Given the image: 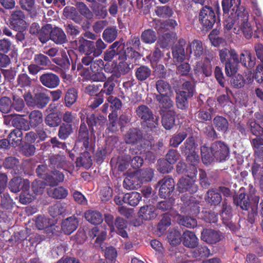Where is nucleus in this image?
Masks as SVG:
<instances>
[{
	"label": "nucleus",
	"mask_w": 263,
	"mask_h": 263,
	"mask_svg": "<svg viewBox=\"0 0 263 263\" xmlns=\"http://www.w3.org/2000/svg\"><path fill=\"white\" fill-rule=\"evenodd\" d=\"M219 55L220 61L225 65V72L228 77L236 73L239 63L248 69L253 68L256 64V58L248 50H242L239 57L235 49L224 48L219 50Z\"/></svg>",
	"instance_id": "obj_1"
},
{
	"label": "nucleus",
	"mask_w": 263,
	"mask_h": 263,
	"mask_svg": "<svg viewBox=\"0 0 263 263\" xmlns=\"http://www.w3.org/2000/svg\"><path fill=\"white\" fill-rule=\"evenodd\" d=\"M240 0H222V7L223 14L229 13L231 11V14L224 21L223 24L224 28L230 30L234 27H239L240 24L238 22V14L242 11L241 8H245L244 7L240 6Z\"/></svg>",
	"instance_id": "obj_2"
},
{
	"label": "nucleus",
	"mask_w": 263,
	"mask_h": 263,
	"mask_svg": "<svg viewBox=\"0 0 263 263\" xmlns=\"http://www.w3.org/2000/svg\"><path fill=\"white\" fill-rule=\"evenodd\" d=\"M76 43L77 49L80 53L87 55L92 54L95 57L100 56L102 53L103 50L107 47V45L101 39L95 42L81 36L78 38Z\"/></svg>",
	"instance_id": "obj_3"
},
{
	"label": "nucleus",
	"mask_w": 263,
	"mask_h": 263,
	"mask_svg": "<svg viewBox=\"0 0 263 263\" xmlns=\"http://www.w3.org/2000/svg\"><path fill=\"white\" fill-rule=\"evenodd\" d=\"M136 113L140 119L141 124L144 128L151 132L158 130L159 118L154 115L153 111L147 105H139L136 109Z\"/></svg>",
	"instance_id": "obj_4"
},
{
	"label": "nucleus",
	"mask_w": 263,
	"mask_h": 263,
	"mask_svg": "<svg viewBox=\"0 0 263 263\" xmlns=\"http://www.w3.org/2000/svg\"><path fill=\"white\" fill-rule=\"evenodd\" d=\"M216 12L213 7L205 5L200 9L198 19L203 30H211L217 21H219L220 7L218 5L216 7Z\"/></svg>",
	"instance_id": "obj_5"
},
{
	"label": "nucleus",
	"mask_w": 263,
	"mask_h": 263,
	"mask_svg": "<svg viewBox=\"0 0 263 263\" xmlns=\"http://www.w3.org/2000/svg\"><path fill=\"white\" fill-rule=\"evenodd\" d=\"M30 188V183L28 179H24L20 177H14L12 178L9 183V189L10 191L16 193L22 191V192L20 196V202L26 204L31 201V198L28 197L26 192H28Z\"/></svg>",
	"instance_id": "obj_6"
},
{
	"label": "nucleus",
	"mask_w": 263,
	"mask_h": 263,
	"mask_svg": "<svg viewBox=\"0 0 263 263\" xmlns=\"http://www.w3.org/2000/svg\"><path fill=\"white\" fill-rule=\"evenodd\" d=\"M211 148L214 153L216 162H221L227 160L229 156L230 151L228 145L223 141H216L211 144Z\"/></svg>",
	"instance_id": "obj_7"
},
{
	"label": "nucleus",
	"mask_w": 263,
	"mask_h": 263,
	"mask_svg": "<svg viewBox=\"0 0 263 263\" xmlns=\"http://www.w3.org/2000/svg\"><path fill=\"white\" fill-rule=\"evenodd\" d=\"M159 186V195L162 198L169 197L175 189V182L173 178L169 176L164 177L157 184Z\"/></svg>",
	"instance_id": "obj_8"
},
{
	"label": "nucleus",
	"mask_w": 263,
	"mask_h": 263,
	"mask_svg": "<svg viewBox=\"0 0 263 263\" xmlns=\"http://www.w3.org/2000/svg\"><path fill=\"white\" fill-rule=\"evenodd\" d=\"M197 176L194 177L185 176L180 179L178 183V191L180 193L186 192L191 194L196 193L198 190V185L195 183Z\"/></svg>",
	"instance_id": "obj_9"
},
{
	"label": "nucleus",
	"mask_w": 263,
	"mask_h": 263,
	"mask_svg": "<svg viewBox=\"0 0 263 263\" xmlns=\"http://www.w3.org/2000/svg\"><path fill=\"white\" fill-rule=\"evenodd\" d=\"M76 142L78 143H81L82 147L85 150L91 149V137L89 135L88 129L84 121H83L82 119L78 130Z\"/></svg>",
	"instance_id": "obj_10"
},
{
	"label": "nucleus",
	"mask_w": 263,
	"mask_h": 263,
	"mask_svg": "<svg viewBox=\"0 0 263 263\" xmlns=\"http://www.w3.org/2000/svg\"><path fill=\"white\" fill-rule=\"evenodd\" d=\"M10 24L14 30H26L27 27L25 15L22 10H15L10 17Z\"/></svg>",
	"instance_id": "obj_11"
},
{
	"label": "nucleus",
	"mask_w": 263,
	"mask_h": 263,
	"mask_svg": "<svg viewBox=\"0 0 263 263\" xmlns=\"http://www.w3.org/2000/svg\"><path fill=\"white\" fill-rule=\"evenodd\" d=\"M242 9L239 12L238 15V22L240 24L239 28L242 30L245 37L249 39L252 37L253 30L250 23L248 22L249 14L245 8H241Z\"/></svg>",
	"instance_id": "obj_12"
},
{
	"label": "nucleus",
	"mask_w": 263,
	"mask_h": 263,
	"mask_svg": "<svg viewBox=\"0 0 263 263\" xmlns=\"http://www.w3.org/2000/svg\"><path fill=\"white\" fill-rule=\"evenodd\" d=\"M39 80L43 86L49 89L57 88L60 83L59 76L51 72L42 74L40 76Z\"/></svg>",
	"instance_id": "obj_13"
},
{
	"label": "nucleus",
	"mask_w": 263,
	"mask_h": 263,
	"mask_svg": "<svg viewBox=\"0 0 263 263\" xmlns=\"http://www.w3.org/2000/svg\"><path fill=\"white\" fill-rule=\"evenodd\" d=\"M222 235L219 231L211 229H204L201 232V238L206 243L216 244L222 239Z\"/></svg>",
	"instance_id": "obj_14"
},
{
	"label": "nucleus",
	"mask_w": 263,
	"mask_h": 263,
	"mask_svg": "<svg viewBox=\"0 0 263 263\" xmlns=\"http://www.w3.org/2000/svg\"><path fill=\"white\" fill-rule=\"evenodd\" d=\"M79 220L78 218L73 216L64 219L61 223V230L66 235H70L78 228Z\"/></svg>",
	"instance_id": "obj_15"
},
{
	"label": "nucleus",
	"mask_w": 263,
	"mask_h": 263,
	"mask_svg": "<svg viewBox=\"0 0 263 263\" xmlns=\"http://www.w3.org/2000/svg\"><path fill=\"white\" fill-rule=\"evenodd\" d=\"M234 203L245 211H248L250 208V201L248 196L245 193V189L241 187L239 191L238 195L234 198Z\"/></svg>",
	"instance_id": "obj_16"
},
{
	"label": "nucleus",
	"mask_w": 263,
	"mask_h": 263,
	"mask_svg": "<svg viewBox=\"0 0 263 263\" xmlns=\"http://www.w3.org/2000/svg\"><path fill=\"white\" fill-rule=\"evenodd\" d=\"M205 200L211 206H217L222 202L221 194L217 188H211L206 193Z\"/></svg>",
	"instance_id": "obj_17"
},
{
	"label": "nucleus",
	"mask_w": 263,
	"mask_h": 263,
	"mask_svg": "<svg viewBox=\"0 0 263 263\" xmlns=\"http://www.w3.org/2000/svg\"><path fill=\"white\" fill-rule=\"evenodd\" d=\"M142 137V132L139 128L133 127L124 135V140L126 144H134L138 143Z\"/></svg>",
	"instance_id": "obj_18"
},
{
	"label": "nucleus",
	"mask_w": 263,
	"mask_h": 263,
	"mask_svg": "<svg viewBox=\"0 0 263 263\" xmlns=\"http://www.w3.org/2000/svg\"><path fill=\"white\" fill-rule=\"evenodd\" d=\"M49 166L53 168L66 169L68 166L65 156L54 154L49 157Z\"/></svg>",
	"instance_id": "obj_19"
},
{
	"label": "nucleus",
	"mask_w": 263,
	"mask_h": 263,
	"mask_svg": "<svg viewBox=\"0 0 263 263\" xmlns=\"http://www.w3.org/2000/svg\"><path fill=\"white\" fill-rule=\"evenodd\" d=\"M85 219L91 224L98 226L103 221V215L97 210H88L84 213Z\"/></svg>",
	"instance_id": "obj_20"
},
{
	"label": "nucleus",
	"mask_w": 263,
	"mask_h": 263,
	"mask_svg": "<svg viewBox=\"0 0 263 263\" xmlns=\"http://www.w3.org/2000/svg\"><path fill=\"white\" fill-rule=\"evenodd\" d=\"M118 79L111 74L104 82L103 88L99 92L102 95L105 94L106 96H112L114 92V89L116 87V83Z\"/></svg>",
	"instance_id": "obj_21"
},
{
	"label": "nucleus",
	"mask_w": 263,
	"mask_h": 263,
	"mask_svg": "<svg viewBox=\"0 0 263 263\" xmlns=\"http://www.w3.org/2000/svg\"><path fill=\"white\" fill-rule=\"evenodd\" d=\"M176 115L175 110H168L162 116V125L166 130H171L174 127Z\"/></svg>",
	"instance_id": "obj_22"
},
{
	"label": "nucleus",
	"mask_w": 263,
	"mask_h": 263,
	"mask_svg": "<svg viewBox=\"0 0 263 263\" xmlns=\"http://www.w3.org/2000/svg\"><path fill=\"white\" fill-rule=\"evenodd\" d=\"M50 39L57 44H63L67 42L66 35L60 28L55 27L50 30Z\"/></svg>",
	"instance_id": "obj_23"
},
{
	"label": "nucleus",
	"mask_w": 263,
	"mask_h": 263,
	"mask_svg": "<svg viewBox=\"0 0 263 263\" xmlns=\"http://www.w3.org/2000/svg\"><path fill=\"white\" fill-rule=\"evenodd\" d=\"M63 15L68 19L72 20L78 24H81L83 22V17L79 15L77 8L72 6H66L64 8Z\"/></svg>",
	"instance_id": "obj_24"
},
{
	"label": "nucleus",
	"mask_w": 263,
	"mask_h": 263,
	"mask_svg": "<svg viewBox=\"0 0 263 263\" xmlns=\"http://www.w3.org/2000/svg\"><path fill=\"white\" fill-rule=\"evenodd\" d=\"M115 231L120 236L124 238L128 237L126 229L127 228V221L124 218L117 216L115 220Z\"/></svg>",
	"instance_id": "obj_25"
},
{
	"label": "nucleus",
	"mask_w": 263,
	"mask_h": 263,
	"mask_svg": "<svg viewBox=\"0 0 263 263\" xmlns=\"http://www.w3.org/2000/svg\"><path fill=\"white\" fill-rule=\"evenodd\" d=\"M185 44V40L180 39L177 44L172 48L173 56L178 62H181L185 59L184 46Z\"/></svg>",
	"instance_id": "obj_26"
},
{
	"label": "nucleus",
	"mask_w": 263,
	"mask_h": 263,
	"mask_svg": "<svg viewBox=\"0 0 263 263\" xmlns=\"http://www.w3.org/2000/svg\"><path fill=\"white\" fill-rule=\"evenodd\" d=\"M88 150H85L83 153H81L80 156L77 158L76 165L78 167L82 166L88 170L92 165L91 156Z\"/></svg>",
	"instance_id": "obj_27"
},
{
	"label": "nucleus",
	"mask_w": 263,
	"mask_h": 263,
	"mask_svg": "<svg viewBox=\"0 0 263 263\" xmlns=\"http://www.w3.org/2000/svg\"><path fill=\"white\" fill-rule=\"evenodd\" d=\"M213 125L218 132L223 134H226L229 130L228 120L222 116L217 115L214 118Z\"/></svg>",
	"instance_id": "obj_28"
},
{
	"label": "nucleus",
	"mask_w": 263,
	"mask_h": 263,
	"mask_svg": "<svg viewBox=\"0 0 263 263\" xmlns=\"http://www.w3.org/2000/svg\"><path fill=\"white\" fill-rule=\"evenodd\" d=\"M182 243L186 247L195 248L198 245V238L194 232L185 231L182 235Z\"/></svg>",
	"instance_id": "obj_29"
},
{
	"label": "nucleus",
	"mask_w": 263,
	"mask_h": 263,
	"mask_svg": "<svg viewBox=\"0 0 263 263\" xmlns=\"http://www.w3.org/2000/svg\"><path fill=\"white\" fill-rule=\"evenodd\" d=\"M64 175L59 171L54 170L49 172L48 176L45 179V181L50 186L57 185L59 183L64 181Z\"/></svg>",
	"instance_id": "obj_30"
},
{
	"label": "nucleus",
	"mask_w": 263,
	"mask_h": 263,
	"mask_svg": "<svg viewBox=\"0 0 263 263\" xmlns=\"http://www.w3.org/2000/svg\"><path fill=\"white\" fill-rule=\"evenodd\" d=\"M139 216L144 220H151L157 216L156 208L152 205L142 206L139 211Z\"/></svg>",
	"instance_id": "obj_31"
},
{
	"label": "nucleus",
	"mask_w": 263,
	"mask_h": 263,
	"mask_svg": "<svg viewBox=\"0 0 263 263\" xmlns=\"http://www.w3.org/2000/svg\"><path fill=\"white\" fill-rule=\"evenodd\" d=\"M201 155L202 162L206 165L211 164L213 162H216V159L214 157V153L212 152L211 146L208 147L205 145L201 146Z\"/></svg>",
	"instance_id": "obj_32"
},
{
	"label": "nucleus",
	"mask_w": 263,
	"mask_h": 263,
	"mask_svg": "<svg viewBox=\"0 0 263 263\" xmlns=\"http://www.w3.org/2000/svg\"><path fill=\"white\" fill-rule=\"evenodd\" d=\"M156 88L159 93L156 96H169L172 93V87L169 83L162 79L156 81Z\"/></svg>",
	"instance_id": "obj_33"
},
{
	"label": "nucleus",
	"mask_w": 263,
	"mask_h": 263,
	"mask_svg": "<svg viewBox=\"0 0 263 263\" xmlns=\"http://www.w3.org/2000/svg\"><path fill=\"white\" fill-rule=\"evenodd\" d=\"M186 161L189 163L190 169L192 171L193 176H197L198 171L197 166L200 162V157L198 154L196 152H193L186 155Z\"/></svg>",
	"instance_id": "obj_34"
},
{
	"label": "nucleus",
	"mask_w": 263,
	"mask_h": 263,
	"mask_svg": "<svg viewBox=\"0 0 263 263\" xmlns=\"http://www.w3.org/2000/svg\"><path fill=\"white\" fill-rule=\"evenodd\" d=\"M197 145L194 137L193 136H191L181 145L180 150L182 154L186 155L187 154L195 152Z\"/></svg>",
	"instance_id": "obj_35"
},
{
	"label": "nucleus",
	"mask_w": 263,
	"mask_h": 263,
	"mask_svg": "<svg viewBox=\"0 0 263 263\" xmlns=\"http://www.w3.org/2000/svg\"><path fill=\"white\" fill-rule=\"evenodd\" d=\"M86 122L89 128L91 135L94 134V127L97 125L101 126L104 123V119L102 116L96 117L94 114H88L86 118Z\"/></svg>",
	"instance_id": "obj_36"
},
{
	"label": "nucleus",
	"mask_w": 263,
	"mask_h": 263,
	"mask_svg": "<svg viewBox=\"0 0 263 263\" xmlns=\"http://www.w3.org/2000/svg\"><path fill=\"white\" fill-rule=\"evenodd\" d=\"M133 47H127L123 51L119 53V57L118 58L119 60H127L129 59H134L137 60L141 57L140 53Z\"/></svg>",
	"instance_id": "obj_37"
},
{
	"label": "nucleus",
	"mask_w": 263,
	"mask_h": 263,
	"mask_svg": "<svg viewBox=\"0 0 263 263\" xmlns=\"http://www.w3.org/2000/svg\"><path fill=\"white\" fill-rule=\"evenodd\" d=\"M176 34L173 32L163 33L159 37L157 44L162 48H168L172 43H174Z\"/></svg>",
	"instance_id": "obj_38"
},
{
	"label": "nucleus",
	"mask_w": 263,
	"mask_h": 263,
	"mask_svg": "<svg viewBox=\"0 0 263 263\" xmlns=\"http://www.w3.org/2000/svg\"><path fill=\"white\" fill-rule=\"evenodd\" d=\"M232 209L230 204H228L227 200L224 199L222 203L220 216L223 223L228 224L232 217Z\"/></svg>",
	"instance_id": "obj_39"
},
{
	"label": "nucleus",
	"mask_w": 263,
	"mask_h": 263,
	"mask_svg": "<svg viewBox=\"0 0 263 263\" xmlns=\"http://www.w3.org/2000/svg\"><path fill=\"white\" fill-rule=\"evenodd\" d=\"M195 91V84L193 81H185L180 86L178 92L187 97H192Z\"/></svg>",
	"instance_id": "obj_40"
},
{
	"label": "nucleus",
	"mask_w": 263,
	"mask_h": 263,
	"mask_svg": "<svg viewBox=\"0 0 263 263\" xmlns=\"http://www.w3.org/2000/svg\"><path fill=\"white\" fill-rule=\"evenodd\" d=\"M120 61V62L116 66V70L111 74L118 79L121 77V75H125L129 73L131 69L129 66L130 63H128L125 60Z\"/></svg>",
	"instance_id": "obj_41"
},
{
	"label": "nucleus",
	"mask_w": 263,
	"mask_h": 263,
	"mask_svg": "<svg viewBox=\"0 0 263 263\" xmlns=\"http://www.w3.org/2000/svg\"><path fill=\"white\" fill-rule=\"evenodd\" d=\"M48 195L53 198L62 199L65 198L68 195V190L63 186L51 187L48 189Z\"/></svg>",
	"instance_id": "obj_42"
},
{
	"label": "nucleus",
	"mask_w": 263,
	"mask_h": 263,
	"mask_svg": "<svg viewBox=\"0 0 263 263\" xmlns=\"http://www.w3.org/2000/svg\"><path fill=\"white\" fill-rule=\"evenodd\" d=\"M151 69L145 65H141L135 70V77L137 80L140 82L146 80L151 76Z\"/></svg>",
	"instance_id": "obj_43"
},
{
	"label": "nucleus",
	"mask_w": 263,
	"mask_h": 263,
	"mask_svg": "<svg viewBox=\"0 0 263 263\" xmlns=\"http://www.w3.org/2000/svg\"><path fill=\"white\" fill-rule=\"evenodd\" d=\"M50 100V98L47 94L42 92H37L35 93L34 107L43 109L46 106Z\"/></svg>",
	"instance_id": "obj_44"
},
{
	"label": "nucleus",
	"mask_w": 263,
	"mask_h": 263,
	"mask_svg": "<svg viewBox=\"0 0 263 263\" xmlns=\"http://www.w3.org/2000/svg\"><path fill=\"white\" fill-rule=\"evenodd\" d=\"M78 98V91L74 88L68 89L64 97V104L67 107H70L77 101Z\"/></svg>",
	"instance_id": "obj_45"
},
{
	"label": "nucleus",
	"mask_w": 263,
	"mask_h": 263,
	"mask_svg": "<svg viewBox=\"0 0 263 263\" xmlns=\"http://www.w3.org/2000/svg\"><path fill=\"white\" fill-rule=\"evenodd\" d=\"M74 127L69 124L62 123L59 128L58 137L63 140L67 139L73 133Z\"/></svg>",
	"instance_id": "obj_46"
},
{
	"label": "nucleus",
	"mask_w": 263,
	"mask_h": 263,
	"mask_svg": "<svg viewBox=\"0 0 263 263\" xmlns=\"http://www.w3.org/2000/svg\"><path fill=\"white\" fill-rule=\"evenodd\" d=\"M49 212L50 215L54 218L65 215L66 213L65 204L61 202H58L49 207Z\"/></svg>",
	"instance_id": "obj_47"
},
{
	"label": "nucleus",
	"mask_w": 263,
	"mask_h": 263,
	"mask_svg": "<svg viewBox=\"0 0 263 263\" xmlns=\"http://www.w3.org/2000/svg\"><path fill=\"white\" fill-rule=\"evenodd\" d=\"M190 51L196 58H200L203 53V44L200 40H194L190 44Z\"/></svg>",
	"instance_id": "obj_48"
},
{
	"label": "nucleus",
	"mask_w": 263,
	"mask_h": 263,
	"mask_svg": "<svg viewBox=\"0 0 263 263\" xmlns=\"http://www.w3.org/2000/svg\"><path fill=\"white\" fill-rule=\"evenodd\" d=\"M22 137V131H21L19 129H14L9 134L8 138L9 142H10L11 145L15 147L20 144Z\"/></svg>",
	"instance_id": "obj_49"
},
{
	"label": "nucleus",
	"mask_w": 263,
	"mask_h": 263,
	"mask_svg": "<svg viewBox=\"0 0 263 263\" xmlns=\"http://www.w3.org/2000/svg\"><path fill=\"white\" fill-rule=\"evenodd\" d=\"M76 7L79 15L83 17L86 18L87 20H91L93 17V12L89 9L87 5L83 2H77Z\"/></svg>",
	"instance_id": "obj_50"
},
{
	"label": "nucleus",
	"mask_w": 263,
	"mask_h": 263,
	"mask_svg": "<svg viewBox=\"0 0 263 263\" xmlns=\"http://www.w3.org/2000/svg\"><path fill=\"white\" fill-rule=\"evenodd\" d=\"M141 194L137 192H133L125 194L123 196V200L129 205L135 206L141 199Z\"/></svg>",
	"instance_id": "obj_51"
},
{
	"label": "nucleus",
	"mask_w": 263,
	"mask_h": 263,
	"mask_svg": "<svg viewBox=\"0 0 263 263\" xmlns=\"http://www.w3.org/2000/svg\"><path fill=\"white\" fill-rule=\"evenodd\" d=\"M247 126L254 136L263 134V127L258 123L255 119H250L247 122Z\"/></svg>",
	"instance_id": "obj_52"
},
{
	"label": "nucleus",
	"mask_w": 263,
	"mask_h": 263,
	"mask_svg": "<svg viewBox=\"0 0 263 263\" xmlns=\"http://www.w3.org/2000/svg\"><path fill=\"white\" fill-rule=\"evenodd\" d=\"M157 37L156 33L152 29H148L143 31L141 35L142 41L147 44H151L156 42Z\"/></svg>",
	"instance_id": "obj_53"
},
{
	"label": "nucleus",
	"mask_w": 263,
	"mask_h": 263,
	"mask_svg": "<svg viewBox=\"0 0 263 263\" xmlns=\"http://www.w3.org/2000/svg\"><path fill=\"white\" fill-rule=\"evenodd\" d=\"M118 35V29L116 27H108L103 31L102 37L105 41L111 43L116 40Z\"/></svg>",
	"instance_id": "obj_54"
},
{
	"label": "nucleus",
	"mask_w": 263,
	"mask_h": 263,
	"mask_svg": "<svg viewBox=\"0 0 263 263\" xmlns=\"http://www.w3.org/2000/svg\"><path fill=\"white\" fill-rule=\"evenodd\" d=\"M61 121L59 115L55 112L49 113L45 118V124L50 127H55L59 126Z\"/></svg>",
	"instance_id": "obj_55"
},
{
	"label": "nucleus",
	"mask_w": 263,
	"mask_h": 263,
	"mask_svg": "<svg viewBox=\"0 0 263 263\" xmlns=\"http://www.w3.org/2000/svg\"><path fill=\"white\" fill-rule=\"evenodd\" d=\"M156 99L159 102L160 106L162 109L165 110H174L172 109L174 103L173 101L169 98V96H156Z\"/></svg>",
	"instance_id": "obj_56"
},
{
	"label": "nucleus",
	"mask_w": 263,
	"mask_h": 263,
	"mask_svg": "<svg viewBox=\"0 0 263 263\" xmlns=\"http://www.w3.org/2000/svg\"><path fill=\"white\" fill-rule=\"evenodd\" d=\"M29 118L31 126L35 127L43 122L42 112L40 110H33L30 112Z\"/></svg>",
	"instance_id": "obj_57"
},
{
	"label": "nucleus",
	"mask_w": 263,
	"mask_h": 263,
	"mask_svg": "<svg viewBox=\"0 0 263 263\" xmlns=\"http://www.w3.org/2000/svg\"><path fill=\"white\" fill-rule=\"evenodd\" d=\"M64 27L67 35L71 36L72 39L79 35L81 32L80 27L73 24L72 22H68L65 24Z\"/></svg>",
	"instance_id": "obj_58"
},
{
	"label": "nucleus",
	"mask_w": 263,
	"mask_h": 263,
	"mask_svg": "<svg viewBox=\"0 0 263 263\" xmlns=\"http://www.w3.org/2000/svg\"><path fill=\"white\" fill-rule=\"evenodd\" d=\"M1 207L6 210H11L14 207V202L13 199L7 193H3L1 195Z\"/></svg>",
	"instance_id": "obj_59"
},
{
	"label": "nucleus",
	"mask_w": 263,
	"mask_h": 263,
	"mask_svg": "<svg viewBox=\"0 0 263 263\" xmlns=\"http://www.w3.org/2000/svg\"><path fill=\"white\" fill-rule=\"evenodd\" d=\"M33 79L26 73L20 74L17 78V86L21 88H28L32 85Z\"/></svg>",
	"instance_id": "obj_60"
},
{
	"label": "nucleus",
	"mask_w": 263,
	"mask_h": 263,
	"mask_svg": "<svg viewBox=\"0 0 263 263\" xmlns=\"http://www.w3.org/2000/svg\"><path fill=\"white\" fill-rule=\"evenodd\" d=\"M187 134L186 132H181L174 135L170 140V145L173 147H177L186 138Z\"/></svg>",
	"instance_id": "obj_61"
},
{
	"label": "nucleus",
	"mask_w": 263,
	"mask_h": 263,
	"mask_svg": "<svg viewBox=\"0 0 263 263\" xmlns=\"http://www.w3.org/2000/svg\"><path fill=\"white\" fill-rule=\"evenodd\" d=\"M62 120L63 124H69L73 126H76L79 123L76 114L69 111H66L63 114Z\"/></svg>",
	"instance_id": "obj_62"
},
{
	"label": "nucleus",
	"mask_w": 263,
	"mask_h": 263,
	"mask_svg": "<svg viewBox=\"0 0 263 263\" xmlns=\"http://www.w3.org/2000/svg\"><path fill=\"white\" fill-rule=\"evenodd\" d=\"M172 165L165 159H160L157 161V170L162 174L169 173L173 169Z\"/></svg>",
	"instance_id": "obj_63"
},
{
	"label": "nucleus",
	"mask_w": 263,
	"mask_h": 263,
	"mask_svg": "<svg viewBox=\"0 0 263 263\" xmlns=\"http://www.w3.org/2000/svg\"><path fill=\"white\" fill-rule=\"evenodd\" d=\"M33 60L35 63L37 64L43 69L45 67H48L51 64V61L49 58L42 53L35 54Z\"/></svg>",
	"instance_id": "obj_64"
}]
</instances>
